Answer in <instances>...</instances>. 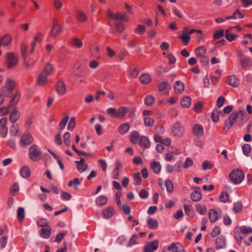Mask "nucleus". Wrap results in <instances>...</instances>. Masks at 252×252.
Masks as SVG:
<instances>
[{
  "label": "nucleus",
  "instance_id": "f257e3e1",
  "mask_svg": "<svg viewBox=\"0 0 252 252\" xmlns=\"http://www.w3.org/2000/svg\"><path fill=\"white\" fill-rule=\"evenodd\" d=\"M29 157L33 161H38L42 158V151L38 145L34 144L30 147Z\"/></svg>",
  "mask_w": 252,
  "mask_h": 252
},
{
  "label": "nucleus",
  "instance_id": "f03ea898",
  "mask_svg": "<svg viewBox=\"0 0 252 252\" xmlns=\"http://www.w3.org/2000/svg\"><path fill=\"white\" fill-rule=\"evenodd\" d=\"M244 173L240 169L232 170L229 175L230 181L234 184L241 183L244 179Z\"/></svg>",
  "mask_w": 252,
  "mask_h": 252
},
{
  "label": "nucleus",
  "instance_id": "7ed1b4c3",
  "mask_svg": "<svg viewBox=\"0 0 252 252\" xmlns=\"http://www.w3.org/2000/svg\"><path fill=\"white\" fill-rule=\"evenodd\" d=\"M20 93L18 91L16 92L13 97L9 103L8 107H4L0 108V115L4 116L7 114L8 113V107H12L17 103L20 98Z\"/></svg>",
  "mask_w": 252,
  "mask_h": 252
},
{
  "label": "nucleus",
  "instance_id": "20e7f679",
  "mask_svg": "<svg viewBox=\"0 0 252 252\" xmlns=\"http://www.w3.org/2000/svg\"><path fill=\"white\" fill-rule=\"evenodd\" d=\"M14 87V81L11 79H7L6 80L5 86L3 88L2 93L3 95L7 97H10Z\"/></svg>",
  "mask_w": 252,
  "mask_h": 252
},
{
  "label": "nucleus",
  "instance_id": "39448f33",
  "mask_svg": "<svg viewBox=\"0 0 252 252\" xmlns=\"http://www.w3.org/2000/svg\"><path fill=\"white\" fill-rule=\"evenodd\" d=\"M5 61L8 68H12L17 64L18 59L13 53H8L5 55Z\"/></svg>",
  "mask_w": 252,
  "mask_h": 252
},
{
  "label": "nucleus",
  "instance_id": "423d86ee",
  "mask_svg": "<svg viewBox=\"0 0 252 252\" xmlns=\"http://www.w3.org/2000/svg\"><path fill=\"white\" fill-rule=\"evenodd\" d=\"M172 132L177 137H181L184 133V127L180 122L175 123L172 127Z\"/></svg>",
  "mask_w": 252,
  "mask_h": 252
},
{
  "label": "nucleus",
  "instance_id": "0eeeda50",
  "mask_svg": "<svg viewBox=\"0 0 252 252\" xmlns=\"http://www.w3.org/2000/svg\"><path fill=\"white\" fill-rule=\"evenodd\" d=\"M33 138L30 133L23 134L21 138L20 145L21 147H26L32 143Z\"/></svg>",
  "mask_w": 252,
  "mask_h": 252
},
{
  "label": "nucleus",
  "instance_id": "6e6552de",
  "mask_svg": "<svg viewBox=\"0 0 252 252\" xmlns=\"http://www.w3.org/2000/svg\"><path fill=\"white\" fill-rule=\"evenodd\" d=\"M158 247V241L155 240L147 243L144 247V252H153L157 250Z\"/></svg>",
  "mask_w": 252,
  "mask_h": 252
},
{
  "label": "nucleus",
  "instance_id": "1a4fd4ad",
  "mask_svg": "<svg viewBox=\"0 0 252 252\" xmlns=\"http://www.w3.org/2000/svg\"><path fill=\"white\" fill-rule=\"evenodd\" d=\"M56 90L57 92L61 95H64L66 94V87L62 80H59L55 84Z\"/></svg>",
  "mask_w": 252,
  "mask_h": 252
},
{
  "label": "nucleus",
  "instance_id": "9d476101",
  "mask_svg": "<svg viewBox=\"0 0 252 252\" xmlns=\"http://www.w3.org/2000/svg\"><path fill=\"white\" fill-rule=\"evenodd\" d=\"M192 133L197 137H200L204 134V128L202 125L195 124L192 127Z\"/></svg>",
  "mask_w": 252,
  "mask_h": 252
},
{
  "label": "nucleus",
  "instance_id": "9b49d317",
  "mask_svg": "<svg viewBox=\"0 0 252 252\" xmlns=\"http://www.w3.org/2000/svg\"><path fill=\"white\" fill-rule=\"evenodd\" d=\"M216 248L217 250L223 249L226 246V240L224 237L220 236L218 237L215 242Z\"/></svg>",
  "mask_w": 252,
  "mask_h": 252
},
{
  "label": "nucleus",
  "instance_id": "f8f14e48",
  "mask_svg": "<svg viewBox=\"0 0 252 252\" xmlns=\"http://www.w3.org/2000/svg\"><path fill=\"white\" fill-rule=\"evenodd\" d=\"M200 188H196V190L194 191L190 194L191 199L194 202H197L201 200L202 198V194L200 192Z\"/></svg>",
  "mask_w": 252,
  "mask_h": 252
},
{
  "label": "nucleus",
  "instance_id": "ddd939ff",
  "mask_svg": "<svg viewBox=\"0 0 252 252\" xmlns=\"http://www.w3.org/2000/svg\"><path fill=\"white\" fill-rule=\"evenodd\" d=\"M139 145L142 147L148 149L150 147L151 143L147 137L142 135L140 137Z\"/></svg>",
  "mask_w": 252,
  "mask_h": 252
},
{
  "label": "nucleus",
  "instance_id": "4468645a",
  "mask_svg": "<svg viewBox=\"0 0 252 252\" xmlns=\"http://www.w3.org/2000/svg\"><path fill=\"white\" fill-rule=\"evenodd\" d=\"M115 210L113 207L109 206L102 211L103 217L105 219L111 218L114 215Z\"/></svg>",
  "mask_w": 252,
  "mask_h": 252
},
{
  "label": "nucleus",
  "instance_id": "2eb2a0df",
  "mask_svg": "<svg viewBox=\"0 0 252 252\" xmlns=\"http://www.w3.org/2000/svg\"><path fill=\"white\" fill-rule=\"evenodd\" d=\"M226 82L233 87H237L239 84V79L235 75H231L228 77Z\"/></svg>",
  "mask_w": 252,
  "mask_h": 252
},
{
  "label": "nucleus",
  "instance_id": "dca6fc26",
  "mask_svg": "<svg viewBox=\"0 0 252 252\" xmlns=\"http://www.w3.org/2000/svg\"><path fill=\"white\" fill-rule=\"evenodd\" d=\"M45 72H41L37 80V84L38 86H43L47 83V76Z\"/></svg>",
  "mask_w": 252,
  "mask_h": 252
},
{
  "label": "nucleus",
  "instance_id": "f3484780",
  "mask_svg": "<svg viewBox=\"0 0 252 252\" xmlns=\"http://www.w3.org/2000/svg\"><path fill=\"white\" fill-rule=\"evenodd\" d=\"M51 230L52 229L49 225L42 228L40 231V235L44 238H48L51 236Z\"/></svg>",
  "mask_w": 252,
  "mask_h": 252
},
{
  "label": "nucleus",
  "instance_id": "a211bd4d",
  "mask_svg": "<svg viewBox=\"0 0 252 252\" xmlns=\"http://www.w3.org/2000/svg\"><path fill=\"white\" fill-rule=\"evenodd\" d=\"M173 87L176 93L178 94L182 93L185 90L184 84L181 81H176Z\"/></svg>",
  "mask_w": 252,
  "mask_h": 252
},
{
  "label": "nucleus",
  "instance_id": "6ab92c4d",
  "mask_svg": "<svg viewBox=\"0 0 252 252\" xmlns=\"http://www.w3.org/2000/svg\"><path fill=\"white\" fill-rule=\"evenodd\" d=\"M21 116V113L16 109H14L9 116V120L11 123H14L19 119Z\"/></svg>",
  "mask_w": 252,
  "mask_h": 252
},
{
  "label": "nucleus",
  "instance_id": "aec40b11",
  "mask_svg": "<svg viewBox=\"0 0 252 252\" xmlns=\"http://www.w3.org/2000/svg\"><path fill=\"white\" fill-rule=\"evenodd\" d=\"M62 32L61 26L57 23H55L51 31V34L53 36H56Z\"/></svg>",
  "mask_w": 252,
  "mask_h": 252
},
{
  "label": "nucleus",
  "instance_id": "412c9836",
  "mask_svg": "<svg viewBox=\"0 0 252 252\" xmlns=\"http://www.w3.org/2000/svg\"><path fill=\"white\" fill-rule=\"evenodd\" d=\"M128 111V108L127 107H121L117 111V118L122 119L127 114Z\"/></svg>",
  "mask_w": 252,
  "mask_h": 252
},
{
  "label": "nucleus",
  "instance_id": "4be33fe9",
  "mask_svg": "<svg viewBox=\"0 0 252 252\" xmlns=\"http://www.w3.org/2000/svg\"><path fill=\"white\" fill-rule=\"evenodd\" d=\"M150 166L153 171L155 173L158 174L160 172L161 169V165L158 161H153L151 162Z\"/></svg>",
  "mask_w": 252,
  "mask_h": 252
},
{
  "label": "nucleus",
  "instance_id": "5701e85b",
  "mask_svg": "<svg viewBox=\"0 0 252 252\" xmlns=\"http://www.w3.org/2000/svg\"><path fill=\"white\" fill-rule=\"evenodd\" d=\"M218 218V212L214 209L209 211V219L211 222H215Z\"/></svg>",
  "mask_w": 252,
  "mask_h": 252
},
{
  "label": "nucleus",
  "instance_id": "b1692460",
  "mask_svg": "<svg viewBox=\"0 0 252 252\" xmlns=\"http://www.w3.org/2000/svg\"><path fill=\"white\" fill-rule=\"evenodd\" d=\"M108 199L105 195H102L96 198L95 202L98 206H103L107 202Z\"/></svg>",
  "mask_w": 252,
  "mask_h": 252
},
{
  "label": "nucleus",
  "instance_id": "393cba45",
  "mask_svg": "<svg viewBox=\"0 0 252 252\" xmlns=\"http://www.w3.org/2000/svg\"><path fill=\"white\" fill-rule=\"evenodd\" d=\"M130 126L127 123H124L120 126L118 128L119 132L122 134H126L129 129Z\"/></svg>",
  "mask_w": 252,
  "mask_h": 252
},
{
  "label": "nucleus",
  "instance_id": "a878e982",
  "mask_svg": "<svg viewBox=\"0 0 252 252\" xmlns=\"http://www.w3.org/2000/svg\"><path fill=\"white\" fill-rule=\"evenodd\" d=\"M235 230L237 231L238 233L239 230L243 234L247 235L248 234L252 233V228L251 227H236Z\"/></svg>",
  "mask_w": 252,
  "mask_h": 252
},
{
  "label": "nucleus",
  "instance_id": "bb28decb",
  "mask_svg": "<svg viewBox=\"0 0 252 252\" xmlns=\"http://www.w3.org/2000/svg\"><path fill=\"white\" fill-rule=\"evenodd\" d=\"M140 134L136 131L132 132L130 135V140L133 144H136L140 139Z\"/></svg>",
  "mask_w": 252,
  "mask_h": 252
},
{
  "label": "nucleus",
  "instance_id": "cd10ccee",
  "mask_svg": "<svg viewBox=\"0 0 252 252\" xmlns=\"http://www.w3.org/2000/svg\"><path fill=\"white\" fill-rule=\"evenodd\" d=\"M11 41L12 38L10 36L5 35L0 39V45L6 46L9 45Z\"/></svg>",
  "mask_w": 252,
  "mask_h": 252
},
{
  "label": "nucleus",
  "instance_id": "c85d7f7f",
  "mask_svg": "<svg viewBox=\"0 0 252 252\" xmlns=\"http://www.w3.org/2000/svg\"><path fill=\"white\" fill-rule=\"evenodd\" d=\"M124 21H118L114 23L116 30L120 33L122 32L125 29Z\"/></svg>",
  "mask_w": 252,
  "mask_h": 252
},
{
  "label": "nucleus",
  "instance_id": "c756f323",
  "mask_svg": "<svg viewBox=\"0 0 252 252\" xmlns=\"http://www.w3.org/2000/svg\"><path fill=\"white\" fill-rule=\"evenodd\" d=\"M240 64L244 69H247L251 66L250 60L249 58H244L240 60Z\"/></svg>",
  "mask_w": 252,
  "mask_h": 252
},
{
  "label": "nucleus",
  "instance_id": "7c9ffc66",
  "mask_svg": "<svg viewBox=\"0 0 252 252\" xmlns=\"http://www.w3.org/2000/svg\"><path fill=\"white\" fill-rule=\"evenodd\" d=\"M20 174L22 177L27 178L30 176L31 171L29 167L24 166L20 170Z\"/></svg>",
  "mask_w": 252,
  "mask_h": 252
},
{
  "label": "nucleus",
  "instance_id": "2f4dec72",
  "mask_svg": "<svg viewBox=\"0 0 252 252\" xmlns=\"http://www.w3.org/2000/svg\"><path fill=\"white\" fill-rule=\"evenodd\" d=\"M70 44L71 46L76 47L77 48H80L83 46V42L77 37L72 38L71 40Z\"/></svg>",
  "mask_w": 252,
  "mask_h": 252
},
{
  "label": "nucleus",
  "instance_id": "473e14b6",
  "mask_svg": "<svg viewBox=\"0 0 252 252\" xmlns=\"http://www.w3.org/2000/svg\"><path fill=\"white\" fill-rule=\"evenodd\" d=\"M181 105L184 107L188 108L191 105V99L189 96H184L181 100Z\"/></svg>",
  "mask_w": 252,
  "mask_h": 252
},
{
  "label": "nucleus",
  "instance_id": "72a5a7b5",
  "mask_svg": "<svg viewBox=\"0 0 252 252\" xmlns=\"http://www.w3.org/2000/svg\"><path fill=\"white\" fill-rule=\"evenodd\" d=\"M206 50L204 46H201L197 48L195 50V54L198 57H203L205 56Z\"/></svg>",
  "mask_w": 252,
  "mask_h": 252
},
{
  "label": "nucleus",
  "instance_id": "f704fd0d",
  "mask_svg": "<svg viewBox=\"0 0 252 252\" xmlns=\"http://www.w3.org/2000/svg\"><path fill=\"white\" fill-rule=\"evenodd\" d=\"M147 224L150 228L153 229H156L158 225V221L152 218H150L148 219L147 221Z\"/></svg>",
  "mask_w": 252,
  "mask_h": 252
},
{
  "label": "nucleus",
  "instance_id": "c9c22d12",
  "mask_svg": "<svg viewBox=\"0 0 252 252\" xmlns=\"http://www.w3.org/2000/svg\"><path fill=\"white\" fill-rule=\"evenodd\" d=\"M151 76L147 74H144L140 76V82L144 84H148L151 81Z\"/></svg>",
  "mask_w": 252,
  "mask_h": 252
},
{
  "label": "nucleus",
  "instance_id": "e433bc0d",
  "mask_svg": "<svg viewBox=\"0 0 252 252\" xmlns=\"http://www.w3.org/2000/svg\"><path fill=\"white\" fill-rule=\"evenodd\" d=\"M238 36V35L232 34L230 32V31L229 30H226L225 31V37L226 38V39L229 42H231L232 40H234L235 38Z\"/></svg>",
  "mask_w": 252,
  "mask_h": 252
},
{
  "label": "nucleus",
  "instance_id": "4c0bfd02",
  "mask_svg": "<svg viewBox=\"0 0 252 252\" xmlns=\"http://www.w3.org/2000/svg\"><path fill=\"white\" fill-rule=\"evenodd\" d=\"M237 15H238V17L240 19L244 18V15L242 14L239 10L237 9L234 12L232 16L226 17V19H236L237 18Z\"/></svg>",
  "mask_w": 252,
  "mask_h": 252
},
{
  "label": "nucleus",
  "instance_id": "58836bf2",
  "mask_svg": "<svg viewBox=\"0 0 252 252\" xmlns=\"http://www.w3.org/2000/svg\"><path fill=\"white\" fill-rule=\"evenodd\" d=\"M144 102L146 105L151 106L155 102V98L153 95H148L144 99Z\"/></svg>",
  "mask_w": 252,
  "mask_h": 252
},
{
  "label": "nucleus",
  "instance_id": "ea45409f",
  "mask_svg": "<svg viewBox=\"0 0 252 252\" xmlns=\"http://www.w3.org/2000/svg\"><path fill=\"white\" fill-rule=\"evenodd\" d=\"M17 218L19 221H22L25 218V210L23 207H19L17 210Z\"/></svg>",
  "mask_w": 252,
  "mask_h": 252
},
{
  "label": "nucleus",
  "instance_id": "a19ab883",
  "mask_svg": "<svg viewBox=\"0 0 252 252\" xmlns=\"http://www.w3.org/2000/svg\"><path fill=\"white\" fill-rule=\"evenodd\" d=\"M238 118V113L237 111H233L232 113L229 116L228 121L231 123V125H233L234 122Z\"/></svg>",
  "mask_w": 252,
  "mask_h": 252
},
{
  "label": "nucleus",
  "instance_id": "79ce46f5",
  "mask_svg": "<svg viewBox=\"0 0 252 252\" xmlns=\"http://www.w3.org/2000/svg\"><path fill=\"white\" fill-rule=\"evenodd\" d=\"M132 176L134 181L133 184L136 186L140 185L141 183V178L140 176V173H134L133 174Z\"/></svg>",
  "mask_w": 252,
  "mask_h": 252
},
{
  "label": "nucleus",
  "instance_id": "37998d69",
  "mask_svg": "<svg viewBox=\"0 0 252 252\" xmlns=\"http://www.w3.org/2000/svg\"><path fill=\"white\" fill-rule=\"evenodd\" d=\"M77 13V18L79 21L82 22H84L87 20V17H86V16L84 12L80 10V11H78Z\"/></svg>",
  "mask_w": 252,
  "mask_h": 252
},
{
  "label": "nucleus",
  "instance_id": "c03bdc74",
  "mask_svg": "<svg viewBox=\"0 0 252 252\" xmlns=\"http://www.w3.org/2000/svg\"><path fill=\"white\" fill-rule=\"evenodd\" d=\"M90 50L93 56H94L96 58H100V56L99 55V48L98 47L96 46H93L91 47Z\"/></svg>",
  "mask_w": 252,
  "mask_h": 252
},
{
  "label": "nucleus",
  "instance_id": "a18cd8bd",
  "mask_svg": "<svg viewBox=\"0 0 252 252\" xmlns=\"http://www.w3.org/2000/svg\"><path fill=\"white\" fill-rule=\"evenodd\" d=\"M144 125L146 126L152 127L154 126V121L149 117H145L144 118Z\"/></svg>",
  "mask_w": 252,
  "mask_h": 252
},
{
  "label": "nucleus",
  "instance_id": "49530a36",
  "mask_svg": "<svg viewBox=\"0 0 252 252\" xmlns=\"http://www.w3.org/2000/svg\"><path fill=\"white\" fill-rule=\"evenodd\" d=\"M219 198L221 202L226 203L228 201L229 196L227 192L222 191L220 194Z\"/></svg>",
  "mask_w": 252,
  "mask_h": 252
},
{
  "label": "nucleus",
  "instance_id": "de8ad7c7",
  "mask_svg": "<svg viewBox=\"0 0 252 252\" xmlns=\"http://www.w3.org/2000/svg\"><path fill=\"white\" fill-rule=\"evenodd\" d=\"M167 191L168 192H172L174 189V186L172 182L170 180H167L165 183Z\"/></svg>",
  "mask_w": 252,
  "mask_h": 252
},
{
  "label": "nucleus",
  "instance_id": "09e8293b",
  "mask_svg": "<svg viewBox=\"0 0 252 252\" xmlns=\"http://www.w3.org/2000/svg\"><path fill=\"white\" fill-rule=\"evenodd\" d=\"M53 71V67L51 64L47 63L45 65L44 70L41 72H45V74L49 75Z\"/></svg>",
  "mask_w": 252,
  "mask_h": 252
},
{
  "label": "nucleus",
  "instance_id": "8fccbe9b",
  "mask_svg": "<svg viewBox=\"0 0 252 252\" xmlns=\"http://www.w3.org/2000/svg\"><path fill=\"white\" fill-rule=\"evenodd\" d=\"M220 111L218 109L214 110L211 114V118L213 122H217L219 121Z\"/></svg>",
  "mask_w": 252,
  "mask_h": 252
},
{
  "label": "nucleus",
  "instance_id": "3c124183",
  "mask_svg": "<svg viewBox=\"0 0 252 252\" xmlns=\"http://www.w3.org/2000/svg\"><path fill=\"white\" fill-rule=\"evenodd\" d=\"M196 210L198 213L203 215L207 212V208L205 206H201L200 204L196 205Z\"/></svg>",
  "mask_w": 252,
  "mask_h": 252
},
{
  "label": "nucleus",
  "instance_id": "603ef678",
  "mask_svg": "<svg viewBox=\"0 0 252 252\" xmlns=\"http://www.w3.org/2000/svg\"><path fill=\"white\" fill-rule=\"evenodd\" d=\"M242 149H243V152L245 156H247L249 155V154L251 152V147L248 144H245L242 147Z\"/></svg>",
  "mask_w": 252,
  "mask_h": 252
},
{
  "label": "nucleus",
  "instance_id": "864d4df0",
  "mask_svg": "<svg viewBox=\"0 0 252 252\" xmlns=\"http://www.w3.org/2000/svg\"><path fill=\"white\" fill-rule=\"evenodd\" d=\"M19 131L18 124L13 125L10 129V133L13 136H15Z\"/></svg>",
  "mask_w": 252,
  "mask_h": 252
},
{
  "label": "nucleus",
  "instance_id": "5fc2aeb1",
  "mask_svg": "<svg viewBox=\"0 0 252 252\" xmlns=\"http://www.w3.org/2000/svg\"><path fill=\"white\" fill-rule=\"evenodd\" d=\"M63 141L64 144L67 146H70V134L68 132H66L63 135Z\"/></svg>",
  "mask_w": 252,
  "mask_h": 252
},
{
  "label": "nucleus",
  "instance_id": "6e6d98bb",
  "mask_svg": "<svg viewBox=\"0 0 252 252\" xmlns=\"http://www.w3.org/2000/svg\"><path fill=\"white\" fill-rule=\"evenodd\" d=\"M224 35V31L221 30H219L216 31L214 32V34L213 35V38L215 40L218 39L221 37H222Z\"/></svg>",
  "mask_w": 252,
  "mask_h": 252
},
{
  "label": "nucleus",
  "instance_id": "4d7b16f0",
  "mask_svg": "<svg viewBox=\"0 0 252 252\" xmlns=\"http://www.w3.org/2000/svg\"><path fill=\"white\" fill-rule=\"evenodd\" d=\"M138 239V236L136 234L132 235L129 240L127 245V246H131L137 244V240Z\"/></svg>",
  "mask_w": 252,
  "mask_h": 252
},
{
  "label": "nucleus",
  "instance_id": "13d9d810",
  "mask_svg": "<svg viewBox=\"0 0 252 252\" xmlns=\"http://www.w3.org/2000/svg\"><path fill=\"white\" fill-rule=\"evenodd\" d=\"M179 38L182 39L185 45H187L189 43L190 38V36L187 34H183L179 36Z\"/></svg>",
  "mask_w": 252,
  "mask_h": 252
},
{
  "label": "nucleus",
  "instance_id": "bf43d9fd",
  "mask_svg": "<svg viewBox=\"0 0 252 252\" xmlns=\"http://www.w3.org/2000/svg\"><path fill=\"white\" fill-rule=\"evenodd\" d=\"M220 228L219 226H215L214 227L212 232H211V236L213 237H215L219 235L220 233Z\"/></svg>",
  "mask_w": 252,
  "mask_h": 252
},
{
  "label": "nucleus",
  "instance_id": "052dcab7",
  "mask_svg": "<svg viewBox=\"0 0 252 252\" xmlns=\"http://www.w3.org/2000/svg\"><path fill=\"white\" fill-rule=\"evenodd\" d=\"M107 113L113 118H117V111L116 109L110 108L107 110Z\"/></svg>",
  "mask_w": 252,
  "mask_h": 252
},
{
  "label": "nucleus",
  "instance_id": "680f3d73",
  "mask_svg": "<svg viewBox=\"0 0 252 252\" xmlns=\"http://www.w3.org/2000/svg\"><path fill=\"white\" fill-rule=\"evenodd\" d=\"M168 84V82L165 81L160 82L158 86L159 91L162 92L164 91L166 89Z\"/></svg>",
  "mask_w": 252,
  "mask_h": 252
},
{
  "label": "nucleus",
  "instance_id": "e2e57ef3",
  "mask_svg": "<svg viewBox=\"0 0 252 252\" xmlns=\"http://www.w3.org/2000/svg\"><path fill=\"white\" fill-rule=\"evenodd\" d=\"M75 126V119L74 117L71 118L69 124L67 126V128L69 130H72Z\"/></svg>",
  "mask_w": 252,
  "mask_h": 252
},
{
  "label": "nucleus",
  "instance_id": "0e129e2a",
  "mask_svg": "<svg viewBox=\"0 0 252 252\" xmlns=\"http://www.w3.org/2000/svg\"><path fill=\"white\" fill-rule=\"evenodd\" d=\"M243 205L240 202H236L234 205L233 210L235 213H239L241 212Z\"/></svg>",
  "mask_w": 252,
  "mask_h": 252
},
{
  "label": "nucleus",
  "instance_id": "69168bd1",
  "mask_svg": "<svg viewBox=\"0 0 252 252\" xmlns=\"http://www.w3.org/2000/svg\"><path fill=\"white\" fill-rule=\"evenodd\" d=\"M37 224L39 227L43 228L49 226L46 219H40L37 220Z\"/></svg>",
  "mask_w": 252,
  "mask_h": 252
},
{
  "label": "nucleus",
  "instance_id": "338daca9",
  "mask_svg": "<svg viewBox=\"0 0 252 252\" xmlns=\"http://www.w3.org/2000/svg\"><path fill=\"white\" fill-rule=\"evenodd\" d=\"M68 119V116H66L64 117L61 121L60 123V129L61 130L63 129L65 127Z\"/></svg>",
  "mask_w": 252,
  "mask_h": 252
},
{
  "label": "nucleus",
  "instance_id": "774afa93",
  "mask_svg": "<svg viewBox=\"0 0 252 252\" xmlns=\"http://www.w3.org/2000/svg\"><path fill=\"white\" fill-rule=\"evenodd\" d=\"M213 167L212 163L209 161H205L203 162L202 165V169L206 170L208 169H211Z\"/></svg>",
  "mask_w": 252,
  "mask_h": 252
}]
</instances>
